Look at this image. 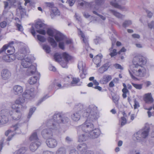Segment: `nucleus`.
<instances>
[{"label":"nucleus","mask_w":154,"mask_h":154,"mask_svg":"<svg viewBox=\"0 0 154 154\" xmlns=\"http://www.w3.org/2000/svg\"><path fill=\"white\" fill-rule=\"evenodd\" d=\"M83 116L87 118L86 120L82 125L77 127L76 129H78V131L82 130L86 133H89L94 128L93 124L90 122L96 120L99 117L97 107L93 105L89 106L86 109V112L84 113Z\"/></svg>","instance_id":"obj_1"},{"label":"nucleus","mask_w":154,"mask_h":154,"mask_svg":"<svg viewBox=\"0 0 154 154\" xmlns=\"http://www.w3.org/2000/svg\"><path fill=\"white\" fill-rule=\"evenodd\" d=\"M146 60L145 58L141 56H138L134 57L133 60L134 65L132 70H129V72L131 78L134 80L137 79L135 76L143 77L146 73L145 69L141 65L145 64Z\"/></svg>","instance_id":"obj_2"},{"label":"nucleus","mask_w":154,"mask_h":154,"mask_svg":"<svg viewBox=\"0 0 154 154\" xmlns=\"http://www.w3.org/2000/svg\"><path fill=\"white\" fill-rule=\"evenodd\" d=\"M62 115L60 112L55 113L53 115V119L48 121L46 125L53 129H57L59 127V124L61 123Z\"/></svg>","instance_id":"obj_3"},{"label":"nucleus","mask_w":154,"mask_h":154,"mask_svg":"<svg viewBox=\"0 0 154 154\" xmlns=\"http://www.w3.org/2000/svg\"><path fill=\"white\" fill-rule=\"evenodd\" d=\"M31 59L30 56H28L25 58L20 60H21V63L22 66L24 68H28L27 72H30V74L32 75L35 72L36 69L35 66L31 65Z\"/></svg>","instance_id":"obj_4"},{"label":"nucleus","mask_w":154,"mask_h":154,"mask_svg":"<svg viewBox=\"0 0 154 154\" xmlns=\"http://www.w3.org/2000/svg\"><path fill=\"white\" fill-rule=\"evenodd\" d=\"M23 99L27 100H31L35 97L34 89L31 88L26 90L22 94Z\"/></svg>","instance_id":"obj_5"},{"label":"nucleus","mask_w":154,"mask_h":154,"mask_svg":"<svg viewBox=\"0 0 154 154\" xmlns=\"http://www.w3.org/2000/svg\"><path fill=\"white\" fill-rule=\"evenodd\" d=\"M149 133V128H147L143 131H140L134 134L137 140L139 138H146L148 136Z\"/></svg>","instance_id":"obj_6"},{"label":"nucleus","mask_w":154,"mask_h":154,"mask_svg":"<svg viewBox=\"0 0 154 154\" xmlns=\"http://www.w3.org/2000/svg\"><path fill=\"white\" fill-rule=\"evenodd\" d=\"M48 128L44 129L41 132L43 138L45 139H48L51 137L52 136V132L51 129L52 130H56V129H53L49 127L47 125Z\"/></svg>","instance_id":"obj_7"},{"label":"nucleus","mask_w":154,"mask_h":154,"mask_svg":"<svg viewBox=\"0 0 154 154\" xmlns=\"http://www.w3.org/2000/svg\"><path fill=\"white\" fill-rule=\"evenodd\" d=\"M9 113L12 119L15 120H19L21 117V112L17 109H14L10 111Z\"/></svg>","instance_id":"obj_8"},{"label":"nucleus","mask_w":154,"mask_h":154,"mask_svg":"<svg viewBox=\"0 0 154 154\" xmlns=\"http://www.w3.org/2000/svg\"><path fill=\"white\" fill-rule=\"evenodd\" d=\"M27 49L25 48H22L19 50L17 55L18 59H22L25 58L27 53H29Z\"/></svg>","instance_id":"obj_9"},{"label":"nucleus","mask_w":154,"mask_h":154,"mask_svg":"<svg viewBox=\"0 0 154 154\" xmlns=\"http://www.w3.org/2000/svg\"><path fill=\"white\" fill-rule=\"evenodd\" d=\"M25 103H26V102L24 99H23V98H19L15 101V104L18 106H15V107L17 108L20 107L26 108V107H25ZM15 105V104L13 105L12 107H14V106Z\"/></svg>","instance_id":"obj_10"},{"label":"nucleus","mask_w":154,"mask_h":154,"mask_svg":"<svg viewBox=\"0 0 154 154\" xmlns=\"http://www.w3.org/2000/svg\"><path fill=\"white\" fill-rule=\"evenodd\" d=\"M125 1V0H112L110 2V4L116 8L122 10L123 8V7L119 5V4L124 3Z\"/></svg>","instance_id":"obj_11"},{"label":"nucleus","mask_w":154,"mask_h":154,"mask_svg":"<svg viewBox=\"0 0 154 154\" xmlns=\"http://www.w3.org/2000/svg\"><path fill=\"white\" fill-rule=\"evenodd\" d=\"M2 79L4 80L9 79L11 76V74L10 71L7 69H4L1 72Z\"/></svg>","instance_id":"obj_12"},{"label":"nucleus","mask_w":154,"mask_h":154,"mask_svg":"<svg viewBox=\"0 0 154 154\" xmlns=\"http://www.w3.org/2000/svg\"><path fill=\"white\" fill-rule=\"evenodd\" d=\"M46 143L49 147L54 148L57 146V143L55 139L51 138L47 140Z\"/></svg>","instance_id":"obj_13"},{"label":"nucleus","mask_w":154,"mask_h":154,"mask_svg":"<svg viewBox=\"0 0 154 154\" xmlns=\"http://www.w3.org/2000/svg\"><path fill=\"white\" fill-rule=\"evenodd\" d=\"M100 131L99 129L95 128L89 132L90 137L92 139H95L98 137L100 134Z\"/></svg>","instance_id":"obj_14"},{"label":"nucleus","mask_w":154,"mask_h":154,"mask_svg":"<svg viewBox=\"0 0 154 154\" xmlns=\"http://www.w3.org/2000/svg\"><path fill=\"white\" fill-rule=\"evenodd\" d=\"M77 133L78 135V141L79 142H82L85 141L87 140L88 138L86 134H82L83 132L82 130L81 131H78V130L77 129Z\"/></svg>","instance_id":"obj_15"},{"label":"nucleus","mask_w":154,"mask_h":154,"mask_svg":"<svg viewBox=\"0 0 154 154\" xmlns=\"http://www.w3.org/2000/svg\"><path fill=\"white\" fill-rule=\"evenodd\" d=\"M14 44V42L12 41L9 42L8 44L5 45H7V47L6 49H8L7 52L10 55H13L12 54H13L15 51V49L13 45Z\"/></svg>","instance_id":"obj_16"},{"label":"nucleus","mask_w":154,"mask_h":154,"mask_svg":"<svg viewBox=\"0 0 154 154\" xmlns=\"http://www.w3.org/2000/svg\"><path fill=\"white\" fill-rule=\"evenodd\" d=\"M13 90L14 94L20 95L23 93V88L21 86L16 85L14 86Z\"/></svg>","instance_id":"obj_17"},{"label":"nucleus","mask_w":154,"mask_h":154,"mask_svg":"<svg viewBox=\"0 0 154 154\" xmlns=\"http://www.w3.org/2000/svg\"><path fill=\"white\" fill-rule=\"evenodd\" d=\"M41 144V143L40 141H37L36 142H32L30 145V149L31 151L34 152L40 146Z\"/></svg>","instance_id":"obj_18"},{"label":"nucleus","mask_w":154,"mask_h":154,"mask_svg":"<svg viewBox=\"0 0 154 154\" xmlns=\"http://www.w3.org/2000/svg\"><path fill=\"white\" fill-rule=\"evenodd\" d=\"M54 38L57 42H59L64 39L65 36L60 32L57 31L55 35Z\"/></svg>","instance_id":"obj_19"},{"label":"nucleus","mask_w":154,"mask_h":154,"mask_svg":"<svg viewBox=\"0 0 154 154\" xmlns=\"http://www.w3.org/2000/svg\"><path fill=\"white\" fill-rule=\"evenodd\" d=\"M15 59V57L13 55L6 54L3 56V60L6 62H10L13 61Z\"/></svg>","instance_id":"obj_20"},{"label":"nucleus","mask_w":154,"mask_h":154,"mask_svg":"<svg viewBox=\"0 0 154 154\" xmlns=\"http://www.w3.org/2000/svg\"><path fill=\"white\" fill-rule=\"evenodd\" d=\"M112 76L110 75H105L100 79V82L103 84H106L112 79Z\"/></svg>","instance_id":"obj_21"},{"label":"nucleus","mask_w":154,"mask_h":154,"mask_svg":"<svg viewBox=\"0 0 154 154\" xmlns=\"http://www.w3.org/2000/svg\"><path fill=\"white\" fill-rule=\"evenodd\" d=\"M77 149L82 153L86 152L88 147L86 144L83 143L79 144L77 146Z\"/></svg>","instance_id":"obj_22"},{"label":"nucleus","mask_w":154,"mask_h":154,"mask_svg":"<svg viewBox=\"0 0 154 154\" xmlns=\"http://www.w3.org/2000/svg\"><path fill=\"white\" fill-rule=\"evenodd\" d=\"M105 0H95L94 5V2L93 3V4H92L91 6V8H94V9H97L98 8V6H100L103 5L105 2Z\"/></svg>","instance_id":"obj_23"},{"label":"nucleus","mask_w":154,"mask_h":154,"mask_svg":"<svg viewBox=\"0 0 154 154\" xmlns=\"http://www.w3.org/2000/svg\"><path fill=\"white\" fill-rule=\"evenodd\" d=\"M102 57V55L100 54L97 55L93 59L94 62L96 64L97 67H99L100 66V63L101 62V59Z\"/></svg>","instance_id":"obj_24"},{"label":"nucleus","mask_w":154,"mask_h":154,"mask_svg":"<svg viewBox=\"0 0 154 154\" xmlns=\"http://www.w3.org/2000/svg\"><path fill=\"white\" fill-rule=\"evenodd\" d=\"M109 11L110 13L119 18L122 19L125 16L124 15L114 10L110 9L109 10Z\"/></svg>","instance_id":"obj_25"},{"label":"nucleus","mask_w":154,"mask_h":154,"mask_svg":"<svg viewBox=\"0 0 154 154\" xmlns=\"http://www.w3.org/2000/svg\"><path fill=\"white\" fill-rule=\"evenodd\" d=\"M145 97L144 98V100L146 103H152L153 100L151 93H147L145 94Z\"/></svg>","instance_id":"obj_26"},{"label":"nucleus","mask_w":154,"mask_h":154,"mask_svg":"<svg viewBox=\"0 0 154 154\" xmlns=\"http://www.w3.org/2000/svg\"><path fill=\"white\" fill-rule=\"evenodd\" d=\"M22 123H17L15 125H13L11 128L13 130L16 131V134H19L21 132L20 128L22 126Z\"/></svg>","instance_id":"obj_27"},{"label":"nucleus","mask_w":154,"mask_h":154,"mask_svg":"<svg viewBox=\"0 0 154 154\" xmlns=\"http://www.w3.org/2000/svg\"><path fill=\"white\" fill-rule=\"evenodd\" d=\"M78 34L81 35V38L82 39L83 42L85 43V45H88V38L85 37L84 34L80 29H78Z\"/></svg>","instance_id":"obj_28"},{"label":"nucleus","mask_w":154,"mask_h":154,"mask_svg":"<svg viewBox=\"0 0 154 154\" xmlns=\"http://www.w3.org/2000/svg\"><path fill=\"white\" fill-rule=\"evenodd\" d=\"M80 113L75 112L71 116L72 119L75 121L79 120L80 118Z\"/></svg>","instance_id":"obj_29"},{"label":"nucleus","mask_w":154,"mask_h":154,"mask_svg":"<svg viewBox=\"0 0 154 154\" xmlns=\"http://www.w3.org/2000/svg\"><path fill=\"white\" fill-rule=\"evenodd\" d=\"M8 121V117L5 115L0 116V125L6 123Z\"/></svg>","instance_id":"obj_30"},{"label":"nucleus","mask_w":154,"mask_h":154,"mask_svg":"<svg viewBox=\"0 0 154 154\" xmlns=\"http://www.w3.org/2000/svg\"><path fill=\"white\" fill-rule=\"evenodd\" d=\"M29 140L32 142H36L37 141H39V140L38 138L37 133L36 132H33L31 135L29 137Z\"/></svg>","instance_id":"obj_31"},{"label":"nucleus","mask_w":154,"mask_h":154,"mask_svg":"<svg viewBox=\"0 0 154 154\" xmlns=\"http://www.w3.org/2000/svg\"><path fill=\"white\" fill-rule=\"evenodd\" d=\"M123 86L124 87V88L122 90V91L123 93L122 96L123 98H125L127 97V93H129V91L127 89V85L125 83H123Z\"/></svg>","instance_id":"obj_32"},{"label":"nucleus","mask_w":154,"mask_h":154,"mask_svg":"<svg viewBox=\"0 0 154 154\" xmlns=\"http://www.w3.org/2000/svg\"><path fill=\"white\" fill-rule=\"evenodd\" d=\"M48 42L50 43L51 46L53 48H55L57 45V44L54 39L52 37H49L48 38Z\"/></svg>","instance_id":"obj_33"},{"label":"nucleus","mask_w":154,"mask_h":154,"mask_svg":"<svg viewBox=\"0 0 154 154\" xmlns=\"http://www.w3.org/2000/svg\"><path fill=\"white\" fill-rule=\"evenodd\" d=\"M35 28L37 29H39L40 28L44 29L45 27V25L40 22H38L36 23L35 25Z\"/></svg>","instance_id":"obj_34"},{"label":"nucleus","mask_w":154,"mask_h":154,"mask_svg":"<svg viewBox=\"0 0 154 154\" xmlns=\"http://www.w3.org/2000/svg\"><path fill=\"white\" fill-rule=\"evenodd\" d=\"M78 67L79 70L82 71L83 74L85 76L86 74V72L85 70L84 71V70L85 66H84L82 62L80 61L78 63Z\"/></svg>","instance_id":"obj_35"},{"label":"nucleus","mask_w":154,"mask_h":154,"mask_svg":"<svg viewBox=\"0 0 154 154\" xmlns=\"http://www.w3.org/2000/svg\"><path fill=\"white\" fill-rule=\"evenodd\" d=\"M66 150L64 147L59 148L56 152V154H66Z\"/></svg>","instance_id":"obj_36"},{"label":"nucleus","mask_w":154,"mask_h":154,"mask_svg":"<svg viewBox=\"0 0 154 154\" xmlns=\"http://www.w3.org/2000/svg\"><path fill=\"white\" fill-rule=\"evenodd\" d=\"M62 57L66 63H68L69 60L72 59L71 57L66 52L63 53Z\"/></svg>","instance_id":"obj_37"},{"label":"nucleus","mask_w":154,"mask_h":154,"mask_svg":"<svg viewBox=\"0 0 154 154\" xmlns=\"http://www.w3.org/2000/svg\"><path fill=\"white\" fill-rule=\"evenodd\" d=\"M83 105L79 103L77 105H75L74 110L77 112H79L81 113V110L83 109Z\"/></svg>","instance_id":"obj_38"},{"label":"nucleus","mask_w":154,"mask_h":154,"mask_svg":"<svg viewBox=\"0 0 154 154\" xmlns=\"http://www.w3.org/2000/svg\"><path fill=\"white\" fill-rule=\"evenodd\" d=\"M38 77L36 76H34L30 78L28 81L30 85H33L35 84L37 80Z\"/></svg>","instance_id":"obj_39"},{"label":"nucleus","mask_w":154,"mask_h":154,"mask_svg":"<svg viewBox=\"0 0 154 154\" xmlns=\"http://www.w3.org/2000/svg\"><path fill=\"white\" fill-rule=\"evenodd\" d=\"M61 121V123L65 124L68 123L69 122V119L65 114H63Z\"/></svg>","instance_id":"obj_40"},{"label":"nucleus","mask_w":154,"mask_h":154,"mask_svg":"<svg viewBox=\"0 0 154 154\" xmlns=\"http://www.w3.org/2000/svg\"><path fill=\"white\" fill-rule=\"evenodd\" d=\"M93 3L91 2V3L86 2H82L80 3V5L82 6H85L87 8L90 7L91 9H94V8H91V6Z\"/></svg>","instance_id":"obj_41"},{"label":"nucleus","mask_w":154,"mask_h":154,"mask_svg":"<svg viewBox=\"0 0 154 154\" xmlns=\"http://www.w3.org/2000/svg\"><path fill=\"white\" fill-rule=\"evenodd\" d=\"M56 30H53L51 29L48 28L47 30V33L50 36L53 37L54 34H55Z\"/></svg>","instance_id":"obj_42"},{"label":"nucleus","mask_w":154,"mask_h":154,"mask_svg":"<svg viewBox=\"0 0 154 154\" xmlns=\"http://www.w3.org/2000/svg\"><path fill=\"white\" fill-rule=\"evenodd\" d=\"M42 48L47 53H49L51 51V48L48 45L45 44L43 45Z\"/></svg>","instance_id":"obj_43"},{"label":"nucleus","mask_w":154,"mask_h":154,"mask_svg":"<svg viewBox=\"0 0 154 154\" xmlns=\"http://www.w3.org/2000/svg\"><path fill=\"white\" fill-rule=\"evenodd\" d=\"M132 24V22L130 20H125L122 24V26L124 28H126Z\"/></svg>","instance_id":"obj_44"},{"label":"nucleus","mask_w":154,"mask_h":154,"mask_svg":"<svg viewBox=\"0 0 154 154\" xmlns=\"http://www.w3.org/2000/svg\"><path fill=\"white\" fill-rule=\"evenodd\" d=\"M36 109V108L35 107H33L30 108L29 109V112L28 115L27 116V118L28 119L30 118Z\"/></svg>","instance_id":"obj_45"},{"label":"nucleus","mask_w":154,"mask_h":154,"mask_svg":"<svg viewBox=\"0 0 154 154\" xmlns=\"http://www.w3.org/2000/svg\"><path fill=\"white\" fill-rule=\"evenodd\" d=\"M26 149L25 147H22L17 151V154H24L26 152Z\"/></svg>","instance_id":"obj_46"},{"label":"nucleus","mask_w":154,"mask_h":154,"mask_svg":"<svg viewBox=\"0 0 154 154\" xmlns=\"http://www.w3.org/2000/svg\"><path fill=\"white\" fill-rule=\"evenodd\" d=\"M72 80L71 82V84L72 85L74 86L75 85L77 84L80 81V79L79 78H76L73 77L72 78Z\"/></svg>","instance_id":"obj_47"},{"label":"nucleus","mask_w":154,"mask_h":154,"mask_svg":"<svg viewBox=\"0 0 154 154\" xmlns=\"http://www.w3.org/2000/svg\"><path fill=\"white\" fill-rule=\"evenodd\" d=\"M131 84L132 85L137 89H141L142 88L143 84H137L132 83Z\"/></svg>","instance_id":"obj_48"},{"label":"nucleus","mask_w":154,"mask_h":154,"mask_svg":"<svg viewBox=\"0 0 154 154\" xmlns=\"http://www.w3.org/2000/svg\"><path fill=\"white\" fill-rule=\"evenodd\" d=\"M53 14L52 15H54L55 16L59 15H60L59 11L57 8H54L52 9Z\"/></svg>","instance_id":"obj_49"},{"label":"nucleus","mask_w":154,"mask_h":154,"mask_svg":"<svg viewBox=\"0 0 154 154\" xmlns=\"http://www.w3.org/2000/svg\"><path fill=\"white\" fill-rule=\"evenodd\" d=\"M37 38L38 40L42 42H44L46 41V38L44 36L38 35H37Z\"/></svg>","instance_id":"obj_50"},{"label":"nucleus","mask_w":154,"mask_h":154,"mask_svg":"<svg viewBox=\"0 0 154 154\" xmlns=\"http://www.w3.org/2000/svg\"><path fill=\"white\" fill-rule=\"evenodd\" d=\"M110 39L112 41V46L109 49L110 51H111L112 49L113 48L114 46L115 45V43L116 41V39L114 38L111 37Z\"/></svg>","instance_id":"obj_51"},{"label":"nucleus","mask_w":154,"mask_h":154,"mask_svg":"<svg viewBox=\"0 0 154 154\" xmlns=\"http://www.w3.org/2000/svg\"><path fill=\"white\" fill-rule=\"evenodd\" d=\"M54 58L56 61L58 62L61 61L62 60L61 58L60 57V56L57 54H55L54 55Z\"/></svg>","instance_id":"obj_52"},{"label":"nucleus","mask_w":154,"mask_h":154,"mask_svg":"<svg viewBox=\"0 0 154 154\" xmlns=\"http://www.w3.org/2000/svg\"><path fill=\"white\" fill-rule=\"evenodd\" d=\"M48 97H49V96H47V95H46L44 96L42 98H41L40 100L38 101V103L36 104V105L37 106L39 105L43 101L45 100L46 99H47Z\"/></svg>","instance_id":"obj_53"},{"label":"nucleus","mask_w":154,"mask_h":154,"mask_svg":"<svg viewBox=\"0 0 154 154\" xmlns=\"http://www.w3.org/2000/svg\"><path fill=\"white\" fill-rule=\"evenodd\" d=\"M110 51L111 52L109 54L112 57L116 55L117 54V53L116 52V50L115 49H113L112 50H112L111 51Z\"/></svg>","instance_id":"obj_54"},{"label":"nucleus","mask_w":154,"mask_h":154,"mask_svg":"<svg viewBox=\"0 0 154 154\" xmlns=\"http://www.w3.org/2000/svg\"><path fill=\"white\" fill-rule=\"evenodd\" d=\"M112 99L113 102L116 105L118 104V100L119 99V97L118 96H112Z\"/></svg>","instance_id":"obj_55"},{"label":"nucleus","mask_w":154,"mask_h":154,"mask_svg":"<svg viewBox=\"0 0 154 154\" xmlns=\"http://www.w3.org/2000/svg\"><path fill=\"white\" fill-rule=\"evenodd\" d=\"M121 119L122 120L121 125L122 126L125 125L126 123L127 120L126 118L124 117H122Z\"/></svg>","instance_id":"obj_56"},{"label":"nucleus","mask_w":154,"mask_h":154,"mask_svg":"<svg viewBox=\"0 0 154 154\" xmlns=\"http://www.w3.org/2000/svg\"><path fill=\"white\" fill-rule=\"evenodd\" d=\"M17 29L20 31L22 32L23 31V29L22 26L20 24L17 23L16 25Z\"/></svg>","instance_id":"obj_57"},{"label":"nucleus","mask_w":154,"mask_h":154,"mask_svg":"<svg viewBox=\"0 0 154 154\" xmlns=\"http://www.w3.org/2000/svg\"><path fill=\"white\" fill-rule=\"evenodd\" d=\"M36 32L40 34L45 35L46 34L45 31L43 29H40L36 30Z\"/></svg>","instance_id":"obj_58"},{"label":"nucleus","mask_w":154,"mask_h":154,"mask_svg":"<svg viewBox=\"0 0 154 154\" xmlns=\"http://www.w3.org/2000/svg\"><path fill=\"white\" fill-rule=\"evenodd\" d=\"M110 66V64L108 62V63H107L104 64L102 66H103L104 67V69H105V70H106V71L108 69V68Z\"/></svg>","instance_id":"obj_59"},{"label":"nucleus","mask_w":154,"mask_h":154,"mask_svg":"<svg viewBox=\"0 0 154 154\" xmlns=\"http://www.w3.org/2000/svg\"><path fill=\"white\" fill-rule=\"evenodd\" d=\"M20 13L21 17L22 18L24 17V16L26 15V10L25 9H24L20 11Z\"/></svg>","instance_id":"obj_60"},{"label":"nucleus","mask_w":154,"mask_h":154,"mask_svg":"<svg viewBox=\"0 0 154 154\" xmlns=\"http://www.w3.org/2000/svg\"><path fill=\"white\" fill-rule=\"evenodd\" d=\"M148 26L149 28L151 29L153 28L154 29V21H152L150 23H148Z\"/></svg>","instance_id":"obj_61"},{"label":"nucleus","mask_w":154,"mask_h":154,"mask_svg":"<svg viewBox=\"0 0 154 154\" xmlns=\"http://www.w3.org/2000/svg\"><path fill=\"white\" fill-rule=\"evenodd\" d=\"M59 47L62 50L64 49V44L63 42H60L59 43Z\"/></svg>","instance_id":"obj_62"},{"label":"nucleus","mask_w":154,"mask_h":154,"mask_svg":"<svg viewBox=\"0 0 154 154\" xmlns=\"http://www.w3.org/2000/svg\"><path fill=\"white\" fill-rule=\"evenodd\" d=\"M69 154H79V153L76 149H72L70 150Z\"/></svg>","instance_id":"obj_63"},{"label":"nucleus","mask_w":154,"mask_h":154,"mask_svg":"<svg viewBox=\"0 0 154 154\" xmlns=\"http://www.w3.org/2000/svg\"><path fill=\"white\" fill-rule=\"evenodd\" d=\"M129 154H140V153L138 151L134 150L130 151Z\"/></svg>","instance_id":"obj_64"}]
</instances>
